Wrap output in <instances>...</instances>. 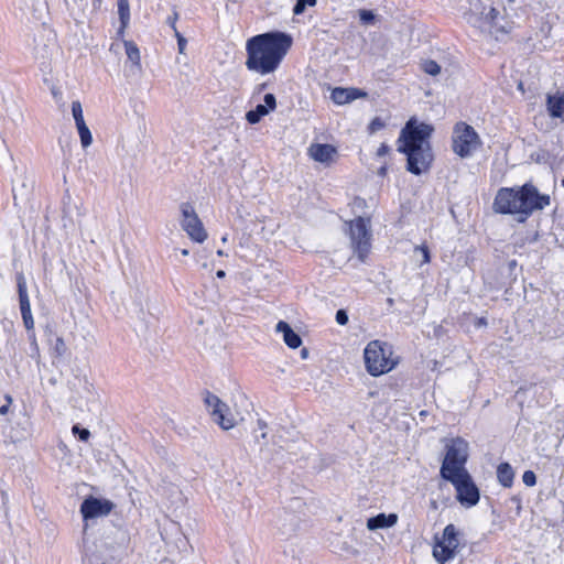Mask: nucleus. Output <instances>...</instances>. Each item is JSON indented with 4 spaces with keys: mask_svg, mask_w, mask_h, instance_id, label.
<instances>
[{
    "mask_svg": "<svg viewBox=\"0 0 564 564\" xmlns=\"http://www.w3.org/2000/svg\"><path fill=\"white\" fill-rule=\"evenodd\" d=\"M292 46V37L282 32H268L247 41L246 66L249 70L267 75L275 72Z\"/></svg>",
    "mask_w": 564,
    "mask_h": 564,
    "instance_id": "f257e3e1",
    "label": "nucleus"
},
{
    "mask_svg": "<svg viewBox=\"0 0 564 564\" xmlns=\"http://www.w3.org/2000/svg\"><path fill=\"white\" fill-rule=\"evenodd\" d=\"M432 131L430 124H416L414 119H410L401 131L398 150L406 154L408 170L415 175L425 172L433 161L429 141Z\"/></svg>",
    "mask_w": 564,
    "mask_h": 564,
    "instance_id": "f03ea898",
    "label": "nucleus"
},
{
    "mask_svg": "<svg viewBox=\"0 0 564 564\" xmlns=\"http://www.w3.org/2000/svg\"><path fill=\"white\" fill-rule=\"evenodd\" d=\"M550 204L547 195H541L532 184L519 188H500L494 200V209L499 214L519 215L525 220L534 210L543 209Z\"/></svg>",
    "mask_w": 564,
    "mask_h": 564,
    "instance_id": "7ed1b4c3",
    "label": "nucleus"
},
{
    "mask_svg": "<svg viewBox=\"0 0 564 564\" xmlns=\"http://www.w3.org/2000/svg\"><path fill=\"white\" fill-rule=\"evenodd\" d=\"M364 359L367 371L373 377L387 373L398 365L392 347L381 340L368 343L364 350Z\"/></svg>",
    "mask_w": 564,
    "mask_h": 564,
    "instance_id": "20e7f679",
    "label": "nucleus"
},
{
    "mask_svg": "<svg viewBox=\"0 0 564 564\" xmlns=\"http://www.w3.org/2000/svg\"><path fill=\"white\" fill-rule=\"evenodd\" d=\"M468 459V443L460 438H453L446 445V454L441 466L443 479L467 473L465 465Z\"/></svg>",
    "mask_w": 564,
    "mask_h": 564,
    "instance_id": "39448f33",
    "label": "nucleus"
},
{
    "mask_svg": "<svg viewBox=\"0 0 564 564\" xmlns=\"http://www.w3.org/2000/svg\"><path fill=\"white\" fill-rule=\"evenodd\" d=\"M350 247L357 258L365 262L371 250V229L370 220L364 217H357L348 223Z\"/></svg>",
    "mask_w": 564,
    "mask_h": 564,
    "instance_id": "423d86ee",
    "label": "nucleus"
},
{
    "mask_svg": "<svg viewBox=\"0 0 564 564\" xmlns=\"http://www.w3.org/2000/svg\"><path fill=\"white\" fill-rule=\"evenodd\" d=\"M481 141L475 129L464 122L455 126L453 132V151L460 158L471 156L480 147Z\"/></svg>",
    "mask_w": 564,
    "mask_h": 564,
    "instance_id": "0eeeda50",
    "label": "nucleus"
},
{
    "mask_svg": "<svg viewBox=\"0 0 564 564\" xmlns=\"http://www.w3.org/2000/svg\"><path fill=\"white\" fill-rule=\"evenodd\" d=\"M445 480L455 487L456 499L460 505L469 508L478 503L479 489L468 471L445 478Z\"/></svg>",
    "mask_w": 564,
    "mask_h": 564,
    "instance_id": "6e6552de",
    "label": "nucleus"
},
{
    "mask_svg": "<svg viewBox=\"0 0 564 564\" xmlns=\"http://www.w3.org/2000/svg\"><path fill=\"white\" fill-rule=\"evenodd\" d=\"M459 547L458 533L454 524L445 527L443 536L437 541L433 549V556L441 564L451 561L456 555Z\"/></svg>",
    "mask_w": 564,
    "mask_h": 564,
    "instance_id": "1a4fd4ad",
    "label": "nucleus"
},
{
    "mask_svg": "<svg viewBox=\"0 0 564 564\" xmlns=\"http://www.w3.org/2000/svg\"><path fill=\"white\" fill-rule=\"evenodd\" d=\"M182 219L181 227L188 235V237L198 243H202L207 238V232L203 223L197 216L194 207L189 203H183L180 206Z\"/></svg>",
    "mask_w": 564,
    "mask_h": 564,
    "instance_id": "9d476101",
    "label": "nucleus"
},
{
    "mask_svg": "<svg viewBox=\"0 0 564 564\" xmlns=\"http://www.w3.org/2000/svg\"><path fill=\"white\" fill-rule=\"evenodd\" d=\"M205 404L213 417L221 429L229 430L235 426V419L226 403H224L217 395L206 392L204 398Z\"/></svg>",
    "mask_w": 564,
    "mask_h": 564,
    "instance_id": "9b49d317",
    "label": "nucleus"
},
{
    "mask_svg": "<svg viewBox=\"0 0 564 564\" xmlns=\"http://www.w3.org/2000/svg\"><path fill=\"white\" fill-rule=\"evenodd\" d=\"M113 506L115 505L108 499L88 496L80 505V513L84 521L88 523L90 520L107 517L111 512ZM86 527L87 524H85V528Z\"/></svg>",
    "mask_w": 564,
    "mask_h": 564,
    "instance_id": "f8f14e48",
    "label": "nucleus"
},
{
    "mask_svg": "<svg viewBox=\"0 0 564 564\" xmlns=\"http://www.w3.org/2000/svg\"><path fill=\"white\" fill-rule=\"evenodd\" d=\"M18 291H19V301H20V310L23 318L24 326L28 330L33 329L34 321L31 313L30 300L26 291V282L23 275L18 276Z\"/></svg>",
    "mask_w": 564,
    "mask_h": 564,
    "instance_id": "ddd939ff",
    "label": "nucleus"
},
{
    "mask_svg": "<svg viewBox=\"0 0 564 564\" xmlns=\"http://www.w3.org/2000/svg\"><path fill=\"white\" fill-rule=\"evenodd\" d=\"M64 216L69 218L73 223L79 221L85 215L86 210L83 207L80 199H74L69 195L64 198Z\"/></svg>",
    "mask_w": 564,
    "mask_h": 564,
    "instance_id": "4468645a",
    "label": "nucleus"
},
{
    "mask_svg": "<svg viewBox=\"0 0 564 564\" xmlns=\"http://www.w3.org/2000/svg\"><path fill=\"white\" fill-rule=\"evenodd\" d=\"M275 330L283 335V340L290 348L295 349L302 345L300 335L286 322L280 321L275 326Z\"/></svg>",
    "mask_w": 564,
    "mask_h": 564,
    "instance_id": "2eb2a0df",
    "label": "nucleus"
},
{
    "mask_svg": "<svg viewBox=\"0 0 564 564\" xmlns=\"http://www.w3.org/2000/svg\"><path fill=\"white\" fill-rule=\"evenodd\" d=\"M398 522V516L395 513H379L376 517H371L367 520V529L376 531L378 529L391 528Z\"/></svg>",
    "mask_w": 564,
    "mask_h": 564,
    "instance_id": "dca6fc26",
    "label": "nucleus"
},
{
    "mask_svg": "<svg viewBox=\"0 0 564 564\" xmlns=\"http://www.w3.org/2000/svg\"><path fill=\"white\" fill-rule=\"evenodd\" d=\"M310 156L321 163H328L335 154V149L329 144H312L308 149Z\"/></svg>",
    "mask_w": 564,
    "mask_h": 564,
    "instance_id": "f3484780",
    "label": "nucleus"
},
{
    "mask_svg": "<svg viewBox=\"0 0 564 564\" xmlns=\"http://www.w3.org/2000/svg\"><path fill=\"white\" fill-rule=\"evenodd\" d=\"M546 106L552 118H560L564 121V93L549 95Z\"/></svg>",
    "mask_w": 564,
    "mask_h": 564,
    "instance_id": "a211bd4d",
    "label": "nucleus"
},
{
    "mask_svg": "<svg viewBox=\"0 0 564 564\" xmlns=\"http://www.w3.org/2000/svg\"><path fill=\"white\" fill-rule=\"evenodd\" d=\"M497 478L501 486L509 488L513 484L514 473L509 463H501L497 468Z\"/></svg>",
    "mask_w": 564,
    "mask_h": 564,
    "instance_id": "6ab92c4d",
    "label": "nucleus"
},
{
    "mask_svg": "<svg viewBox=\"0 0 564 564\" xmlns=\"http://www.w3.org/2000/svg\"><path fill=\"white\" fill-rule=\"evenodd\" d=\"M357 97V89H347V88H335L332 91L330 98L337 105H344Z\"/></svg>",
    "mask_w": 564,
    "mask_h": 564,
    "instance_id": "aec40b11",
    "label": "nucleus"
},
{
    "mask_svg": "<svg viewBox=\"0 0 564 564\" xmlns=\"http://www.w3.org/2000/svg\"><path fill=\"white\" fill-rule=\"evenodd\" d=\"M118 15L120 20L119 33H123L130 21V6L128 0H117Z\"/></svg>",
    "mask_w": 564,
    "mask_h": 564,
    "instance_id": "412c9836",
    "label": "nucleus"
},
{
    "mask_svg": "<svg viewBox=\"0 0 564 564\" xmlns=\"http://www.w3.org/2000/svg\"><path fill=\"white\" fill-rule=\"evenodd\" d=\"M269 112L270 111L269 108H267V106L258 105L253 110H249L246 113V119L249 123L256 124Z\"/></svg>",
    "mask_w": 564,
    "mask_h": 564,
    "instance_id": "4be33fe9",
    "label": "nucleus"
},
{
    "mask_svg": "<svg viewBox=\"0 0 564 564\" xmlns=\"http://www.w3.org/2000/svg\"><path fill=\"white\" fill-rule=\"evenodd\" d=\"M126 54L133 65L140 67V52L137 45L131 41L124 42Z\"/></svg>",
    "mask_w": 564,
    "mask_h": 564,
    "instance_id": "5701e85b",
    "label": "nucleus"
},
{
    "mask_svg": "<svg viewBox=\"0 0 564 564\" xmlns=\"http://www.w3.org/2000/svg\"><path fill=\"white\" fill-rule=\"evenodd\" d=\"M76 128L80 138L82 147L88 148L93 143V135L86 122L76 124Z\"/></svg>",
    "mask_w": 564,
    "mask_h": 564,
    "instance_id": "b1692460",
    "label": "nucleus"
},
{
    "mask_svg": "<svg viewBox=\"0 0 564 564\" xmlns=\"http://www.w3.org/2000/svg\"><path fill=\"white\" fill-rule=\"evenodd\" d=\"M421 66L422 69L429 75L436 76L441 73V66L435 61H423Z\"/></svg>",
    "mask_w": 564,
    "mask_h": 564,
    "instance_id": "393cba45",
    "label": "nucleus"
},
{
    "mask_svg": "<svg viewBox=\"0 0 564 564\" xmlns=\"http://www.w3.org/2000/svg\"><path fill=\"white\" fill-rule=\"evenodd\" d=\"M72 115L75 120V124L85 122L83 115V107L78 100L72 102Z\"/></svg>",
    "mask_w": 564,
    "mask_h": 564,
    "instance_id": "a878e982",
    "label": "nucleus"
},
{
    "mask_svg": "<svg viewBox=\"0 0 564 564\" xmlns=\"http://www.w3.org/2000/svg\"><path fill=\"white\" fill-rule=\"evenodd\" d=\"M316 4V0H297L294 8H293V13L295 15H300L302 14L306 7H314Z\"/></svg>",
    "mask_w": 564,
    "mask_h": 564,
    "instance_id": "bb28decb",
    "label": "nucleus"
},
{
    "mask_svg": "<svg viewBox=\"0 0 564 564\" xmlns=\"http://www.w3.org/2000/svg\"><path fill=\"white\" fill-rule=\"evenodd\" d=\"M414 254L421 257V264H425L430 262V251L426 246H416L414 248Z\"/></svg>",
    "mask_w": 564,
    "mask_h": 564,
    "instance_id": "cd10ccee",
    "label": "nucleus"
},
{
    "mask_svg": "<svg viewBox=\"0 0 564 564\" xmlns=\"http://www.w3.org/2000/svg\"><path fill=\"white\" fill-rule=\"evenodd\" d=\"M72 432L74 435H78L79 440L84 442L88 441L90 436V432L87 429H82L78 424L72 427Z\"/></svg>",
    "mask_w": 564,
    "mask_h": 564,
    "instance_id": "c85d7f7f",
    "label": "nucleus"
},
{
    "mask_svg": "<svg viewBox=\"0 0 564 564\" xmlns=\"http://www.w3.org/2000/svg\"><path fill=\"white\" fill-rule=\"evenodd\" d=\"M359 19L364 24H371L375 20V14L370 10H360Z\"/></svg>",
    "mask_w": 564,
    "mask_h": 564,
    "instance_id": "c756f323",
    "label": "nucleus"
},
{
    "mask_svg": "<svg viewBox=\"0 0 564 564\" xmlns=\"http://www.w3.org/2000/svg\"><path fill=\"white\" fill-rule=\"evenodd\" d=\"M522 481L528 487H532L536 484V476L532 470H527L522 475Z\"/></svg>",
    "mask_w": 564,
    "mask_h": 564,
    "instance_id": "7c9ffc66",
    "label": "nucleus"
},
{
    "mask_svg": "<svg viewBox=\"0 0 564 564\" xmlns=\"http://www.w3.org/2000/svg\"><path fill=\"white\" fill-rule=\"evenodd\" d=\"M28 182L30 183L31 186L33 185L32 178L24 177V180L21 182V188H19L17 185L13 186L14 198H17L18 193H20L21 195L24 194L23 192L28 188Z\"/></svg>",
    "mask_w": 564,
    "mask_h": 564,
    "instance_id": "2f4dec72",
    "label": "nucleus"
},
{
    "mask_svg": "<svg viewBox=\"0 0 564 564\" xmlns=\"http://www.w3.org/2000/svg\"><path fill=\"white\" fill-rule=\"evenodd\" d=\"M269 108V111H273L276 107V99L273 94H267L264 96V105Z\"/></svg>",
    "mask_w": 564,
    "mask_h": 564,
    "instance_id": "473e14b6",
    "label": "nucleus"
},
{
    "mask_svg": "<svg viewBox=\"0 0 564 564\" xmlns=\"http://www.w3.org/2000/svg\"><path fill=\"white\" fill-rule=\"evenodd\" d=\"M46 9H47L46 2L41 0L40 3H39V8L35 9V12L37 13L35 15V18L37 20H42L44 18V14L46 13Z\"/></svg>",
    "mask_w": 564,
    "mask_h": 564,
    "instance_id": "72a5a7b5",
    "label": "nucleus"
},
{
    "mask_svg": "<svg viewBox=\"0 0 564 564\" xmlns=\"http://www.w3.org/2000/svg\"><path fill=\"white\" fill-rule=\"evenodd\" d=\"M383 126V122L379 118H375L369 124V130L371 133H375L376 131L382 129Z\"/></svg>",
    "mask_w": 564,
    "mask_h": 564,
    "instance_id": "f704fd0d",
    "label": "nucleus"
},
{
    "mask_svg": "<svg viewBox=\"0 0 564 564\" xmlns=\"http://www.w3.org/2000/svg\"><path fill=\"white\" fill-rule=\"evenodd\" d=\"M336 322L339 325H345L348 322V315L346 314L345 311H343V310L337 311V313H336Z\"/></svg>",
    "mask_w": 564,
    "mask_h": 564,
    "instance_id": "c9c22d12",
    "label": "nucleus"
},
{
    "mask_svg": "<svg viewBox=\"0 0 564 564\" xmlns=\"http://www.w3.org/2000/svg\"><path fill=\"white\" fill-rule=\"evenodd\" d=\"M175 36L177 39L178 51L183 53L186 46V40L180 34L177 30H175Z\"/></svg>",
    "mask_w": 564,
    "mask_h": 564,
    "instance_id": "e433bc0d",
    "label": "nucleus"
},
{
    "mask_svg": "<svg viewBox=\"0 0 564 564\" xmlns=\"http://www.w3.org/2000/svg\"><path fill=\"white\" fill-rule=\"evenodd\" d=\"M498 14L499 12L497 9L490 8L488 13L486 14V20H488L489 22H494L497 19Z\"/></svg>",
    "mask_w": 564,
    "mask_h": 564,
    "instance_id": "4c0bfd02",
    "label": "nucleus"
},
{
    "mask_svg": "<svg viewBox=\"0 0 564 564\" xmlns=\"http://www.w3.org/2000/svg\"><path fill=\"white\" fill-rule=\"evenodd\" d=\"M6 400H7V404H4V405L0 406V414H1V415H6V414L8 413V411H9V405H10V404H11V402H12V399H11V397H10V395H7V397H6Z\"/></svg>",
    "mask_w": 564,
    "mask_h": 564,
    "instance_id": "58836bf2",
    "label": "nucleus"
},
{
    "mask_svg": "<svg viewBox=\"0 0 564 564\" xmlns=\"http://www.w3.org/2000/svg\"><path fill=\"white\" fill-rule=\"evenodd\" d=\"M257 424H258L259 430L262 431L261 438H265L267 437V433H265L267 423L263 420H258Z\"/></svg>",
    "mask_w": 564,
    "mask_h": 564,
    "instance_id": "ea45409f",
    "label": "nucleus"
},
{
    "mask_svg": "<svg viewBox=\"0 0 564 564\" xmlns=\"http://www.w3.org/2000/svg\"><path fill=\"white\" fill-rule=\"evenodd\" d=\"M389 152V147L384 143H382L378 150H377V155L378 156H383L386 155L387 153Z\"/></svg>",
    "mask_w": 564,
    "mask_h": 564,
    "instance_id": "a19ab883",
    "label": "nucleus"
},
{
    "mask_svg": "<svg viewBox=\"0 0 564 564\" xmlns=\"http://www.w3.org/2000/svg\"><path fill=\"white\" fill-rule=\"evenodd\" d=\"M56 350L59 352V354H63L64 350H65V343L62 338H57L56 339V346H55Z\"/></svg>",
    "mask_w": 564,
    "mask_h": 564,
    "instance_id": "79ce46f5",
    "label": "nucleus"
},
{
    "mask_svg": "<svg viewBox=\"0 0 564 564\" xmlns=\"http://www.w3.org/2000/svg\"><path fill=\"white\" fill-rule=\"evenodd\" d=\"M176 20H177V13H174V17L169 19V23L174 29V31L176 30V26H175Z\"/></svg>",
    "mask_w": 564,
    "mask_h": 564,
    "instance_id": "37998d69",
    "label": "nucleus"
},
{
    "mask_svg": "<svg viewBox=\"0 0 564 564\" xmlns=\"http://www.w3.org/2000/svg\"><path fill=\"white\" fill-rule=\"evenodd\" d=\"M85 409L87 411H89V412L94 411L95 410V402L87 403Z\"/></svg>",
    "mask_w": 564,
    "mask_h": 564,
    "instance_id": "c03bdc74",
    "label": "nucleus"
},
{
    "mask_svg": "<svg viewBox=\"0 0 564 564\" xmlns=\"http://www.w3.org/2000/svg\"><path fill=\"white\" fill-rule=\"evenodd\" d=\"M216 275H217V278L221 279V278H224V276L226 275V273H225V271H224V270H218V271L216 272Z\"/></svg>",
    "mask_w": 564,
    "mask_h": 564,
    "instance_id": "a18cd8bd",
    "label": "nucleus"
},
{
    "mask_svg": "<svg viewBox=\"0 0 564 564\" xmlns=\"http://www.w3.org/2000/svg\"><path fill=\"white\" fill-rule=\"evenodd\" d=\"M307 355H308L307 349H306V348H303V349L301 350V356H302V358H306V357H307Z\"/></svg>",
    "mask_w": 564,
    "mask_h": 564,
    "instance_id": "49530a36",
    "label": "nucleus"
},
{
    "mask_svg": "<svg viewBox=\"0 0 564 564\" xmlns=\"http://www.w3.org/2000/svg\"><path fill=\"white\" fill-rule=\"evenodd\" d=\"M511 500H512L513 502H516V503L518 505V508L520 509V503H521L520 498H518V497H512V499H511Z\"/></svg>",
    "mask_w": 564,
    "mask_h": 564,
    "instance_id": "de8ad7c7",
    "label": "nucleus"
},
{
    "mask_svg": "<svg viewBox=\"0 0 564 564\" xmlns=\"http://www.w3.org/2000/svg\"><path fill=\"white\" fill-rule=\"evenodd\" d=\"M181 253H182L183 256H188V253H189V252H188V250H187V249H182V250H181Z\"/></svg>",
    "mask_w": 564,
    "mask_h": 564,
    "instance_id": "09e8293b",
    "label": "nucleus"
},
{
    "mask_svg": "<svg viewBox=\"0 0 564 564\" xmlns=\"http://www.w3.org/2000/svg\"><path fill=\"white\" fill-rule=\"evenodd\" d=\"M227 240H228L227 235L221 238L223 242H227Z\"/></svg>",
    "mask_w": 564,
    "mask_h": 564,
    "instance_id": "8fccbe9b",
    "label": "nucleus"
},
{
    "mask_svg": "<svg viewBox=\"0 0 564 564\" xmlns=\"http://www.w3.org/2000/svg\"><path fill=\"white\" fill-rule=\"evenodd\" d=\"M217 254H218V256H224V251H223V250H218V251H217Z\"/></svg>",
    "mask_w": 564,
    "mask_h": 564,
    "instance_id": "3c124183",
    "label": "nucleus"
},
{
    "mask_svg": "<svg viewBox=\"0 0 564 564\" xmlns=\"http://www.w3.org/2000/svg\"><path fill=\"white\" fill-rule=\"evenodd\" d=\"M561 184L564 187V177L562 178Z\"/></svg>",
    "mask_w": 564,
    "mask_h": 564,
    "instance_id": "603ef678",
    "label": "nucleus"
},
{
    "mask_svg": "<svg viewBox=\"0 0 564 564\" xmlns=\"http://www.w3.org/2000/svg\"><path fill=\"white\" fill-rule=\"evenodd\" d=\"M509 2H513L514 0H508Z\"/></svg>",
    "mask_w": 564,
    "mask_h": 564,
    "instance_id": "864d4df0",
    "label": "nucleus"
}]
</instances>
